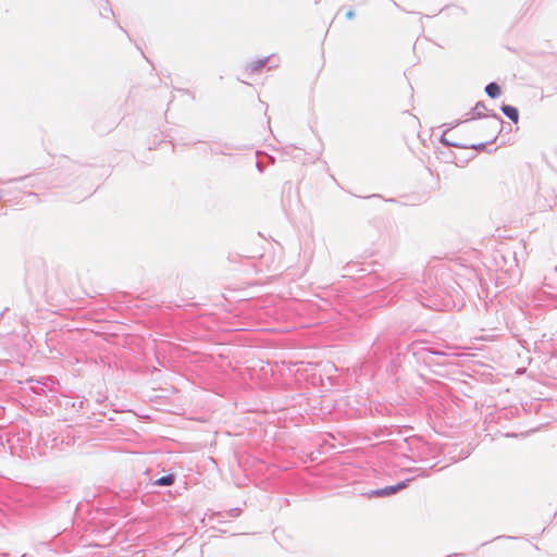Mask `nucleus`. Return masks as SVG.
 Masks as SVG:
<instances>
[{
    "instance_id": "obj_3",
    "label": "nucleus",
    "mask_w": 557,
    "mask_h": 557,
    "mask_svg": "<svg viewBox=\"0 0 557 557\" xmlns=\"http://www.w3.org/2000/svg\"><path fill=\"white\" fill-rule=\"evenodd\" d=\"M485 91L491 98H496L500 95V88L496 83L488 84Z\"/></svg>"
},
{
    "instance_id": "obj_5",
    "label": "nucleus",
    "mask_w": 557,
    "mask_h": 557,
    "mask_svg": "<svg viewBox=\"0 0 557 557\" xmlns=\"http://www.w3.org/2000/svg\"><path fill=\"white\" fill-rule=\"evenodd\" d=\"M354 16H355V12H354L352 10H350V11H348V12L346 13V17H347V18H352Z\"/></svg>"
},
{
    "instance_id": "obj_2",
    "label": "nucleus",
    "mask_w": 557,
    "mask_h": 557,
    "mask_svg": "<svg viewBox=\"0 0 557 557\" xmlns=\"http://www.w3.org/2000/svg\"><path fill=\"white\" fill-rule=\"evenodd\" d=\"M502 111L504 114L509 117L511 121L517 122L519 119V112L515 107L511 106H503Z\"/></svg>"
},
{
    "instance_id": "obj_1",
    "label": "nucleus",
    "mask_w": 557,
    "mask_h": 557,
    "mask_svg": "<svg viewBox=\"0 0 557 557\" xmlns=\"http://www.w3.org/2000/svg\"><path fill=\"white\" fill-rule=\"evenodd\" d=\"M408 482H409V480L403 481V482L398 483L397 485L386 486L384 488L373 491L369 494V496L370 497H373V496L384 497V496L393 495V494L399 492L400 490L406 488L408 486Z\"/></svg>"
},
{
    "instance_id": "obj_4",
    "label": "nucleus",
    "mask_w": 557,
    "mask_h": 557,
    "mask_svg": "<svg viewBox=\"0 0 557 557\" xmlns=\"http://www.w3.org/2000/svg\"><path fill=\"white\" fill-rule=\"evenodd\" d=\"M173 483H174L173 474L161 476L160 479H158L154 482L156 485H165V486L172 485Z\"/></svg>"
}]
</instances>
